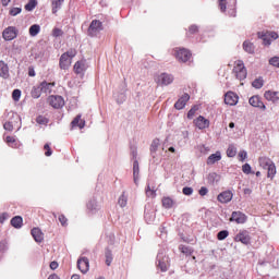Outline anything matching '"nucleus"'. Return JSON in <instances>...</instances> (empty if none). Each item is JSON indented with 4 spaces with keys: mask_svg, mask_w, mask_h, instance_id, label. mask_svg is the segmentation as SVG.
<instances>
[{
    "mask_svg": "<svg viewBox=\"0 0 279 279\" xmlns=\"http://www.w3.org/2000/svg\"><path fill=\"white\" fill-rule=\"evenodd\" d=\"M144 217L147 223H154V221L156 220V211L154 209L147 210L145 211Z\"/></svg>",
    "mask_w": 279,
    "mask_h": 279,
    "instance_id": "obj_24",
    "label": "nucleus"
},
{
    "mask_svg": "<svg viewBox=\"0 0 279 279\" xmlns=\"http://www.w3.org/2000/svg\"><path fill=\"white\" fill-rule=\"evenodd\" d=\"M63 56H65L66 58H71L73 60V58H75V56H77V50L70 49L66 52H64Z\"/></svg>",
    "mask_w": 279,
    "mask_h": 279,
    "instance_id": "obj_40",
    "label": "nucleus"
},
{
    "mask_svg": "<svg viewBox=\"0 0 279 279\" xmlns=\"http://www.w3.org/2000/svg\"><path fill=\"white\" fill-rule=\"evenodd\" d=\"M177 60L179 62H189L191 60V52L185 48L177 50Z\"/></svg>",
    "mask_w": 279,
    "mask_h": 279,
    "instance_id": "obj_8",
    "label": "nucleus"
},
{
    "mask_svg": "<svg viewBox=\"0 0 279 279\" xmlns=\"http://www.w3.org/2000/svg\"><path fill=\"white\" fill-rule=\"evenodd\" d=\"M158 82H160L162 86H169V84H173V75L162 73L158 76Z\"/></svg>",
    "mask_w": 279,
    "mask_h": 279,
    "instance_id": "obj_17",
    "label": "nucleus"
},
{
    "mask_svg": "<svg viewBox=\"0 0 279 279\" xmlns=\"http://www.w3.org/2000/svg\"><path fill=\"white\" fill-rule=\"evenodd\" d=\"M36 5H38V1L29 0L28 3L25 5V10L27 12H32L36 8Z\"/></svg>",
    "mask_w": 279,
    "mask_h": 279,
    "instance_id": "obj_34",
    "label": "nucleus"
},
{
    "mask_svg": "<svg viewBox=\"0 0 279 279\" xmlns=\"http://www.w3.org/2000/svg\"><path fill=\"white\" fill-rule=\"evenodd\" d=\"M235 241L236 243H243V245H248L250 241H252V238L250 236V232L244 230V231H240L235 235Z\"/></svg>",
    "mask_w": 279,
    "mask_h": 279,
    "instance_id": "obj_7",
    "label": "nucleus"
},
{
    "mask_svg": "<svg viewBox=\"0 0 279 279\" xmlns=\"http://www.w3.org/2000/svg\"><path fill=\"white\" fill-rule=\"evenodd\" d=\"M0 77H3V80L10 77V68L3 61H0Z\"/></svg>",
    "mask_w": 279,
    "mask_h": 279,
    "instance_id": "obj_19",
    "label": "nucleus"
},
{
    "mask_svg": "<svg viewBox=\"0 0 279 279\" xmlns=\"http://www.w3.org/2000/svg\"><path fill=\"white\" fill-rule=\"evenodd\" d=\"M183 195H193V187L185 186L182 191Z\"/></svg>",
    "mask_w": 279,
    "mask_h": 279,
    "instance_id": "obj_51",
    "label": "nucleus"
},
{
    "mask_svg": "<svg viewBox=\"0 0 279 279\" xmlns=\"http://www.w3.org/2000/svg\"><path fill=\"white\" fill-rule=\"evenodd\" d=\"M59 221H60L61 226H63V227L69 226V223H68L69 219H66V217L64 215L59 216Z\"/></svg>",
    "mask_w": 279,
    "mask_h": 279,
    "instance_id": "obj_48",
    "label": "nucleus"
},
{
    "mask_svg": "<svg viewBox=\"0 0 279 279\" xmlns=\"http://www.w3.org/2000/svg\"><path fill=\"white\" fill-rule=\"evenodd\" d=\"M146 197H156V190H153L151 186H149V184L146 187Z\"/></svg>",
    "mask_w": 279,
    "mask_h": 279,
    "instance_id": "obj_39",
    "label": "nucleus"
},
{
    "mask_svg": "<svg viewBox=\"0 0 279 279\" xmlns=\"http://www.w3.org/2000/svg\"><path fill=\"white\" fill-rule=\"evenodd\" d=\"M219 160H221V153L220 151H216L215 154H211L207 158V165H215V162H219Z\"/></svg>",
    "mask_w": 279,
    "mask_h": 279,
    "instance_id": "obj_22",
    "label": "nucleus"
},
{
    "mask_svg": "<svg viewBox=\"0 0 279 279\" xmlns=\"http://www.w3.org/2000/svg\"><path fill=\"white\" fill-rule=\"evenodd\" d=\"M258 163L267 171V178L272 179L276 175V163L269 157H259Z\"/></svg>",
    "mask_w": 279,
    "mask_h": 279,
    "instance_id": "obj_1",
    "label": "nucleus"
},
{
    "mask_svg": "<svg viewBox=\"0 0 279 279\" xmlns=\"http://www.w3.org/2000/svg\"><path fill=\"white\" fill-rule=\"evenodd\" d=\"M106 256V265L110 267L112 265V252L110 250H107L105 253Z\"/></svg>",
    "mask_w": 279,
    "mask_h": 279,
    "instance_id": "obj_36",
    "label": "nucleus"
},
{
    "mask_svg": "<svg viewBox=\"0 0 279 279\" xmlns=\"http://www.w3.org/2000/svg\"><path fill=\"white\" fill-rule=\"evenodd\" d=\"M86 69H88V65L86 64V60L77 61L74 64V73H76L77 75H82V73H84Z\"/></svg>",
    "mask_w": 279,
    "mask_h": 279,
    "instance_id": "obj_16",
    "label": "nucleus"
},
{
    "mask_svg": "<svg viewBox=\"0 0 279 279\" xmlns=\"http://www.w3.org/2000/svg\"><path fill=\"white\" fill-rule=\"evenodd\" d=\"M59 267L58 262H51L50 263V269L56 270Z\"/></svg>",
    "mask_w": 279,
    "mask_h": 279,
    "instance_id": "obj_62",
    "label": "nucleus"
},
{
    "mask_svg": "<svg viewBox=\"0 0 279 279\" xmlns=\"http://www.w3.org/2000/svg\"><path fill=\"white\" fill-rule=\"evenodd\" d=\"M11 226H13V228H16L17 230L20 228H22L23 226V217L21 216H15L11 219Z\"/></svg>",
    "mask_w": 279,
    "mask_h": 279,
    "instance_id": "obj_26",
    "label": "nucleus"
},
{
    "mask_svg": "<svg viewBox=\"0 0 279 279\" xmlns=\"http://www.w3.org/2000/svg\"><path fill=\"white\" fill-rule=\"evenodd\" d=\"M16 36H19V28L15 26H9L2 32V38L8 41L14 40Z\"/></svg>",
    "mask_w": 279,
    "mask_h": 279,
    "instance_id": "obj_3",
    "label": "nucleus"
},
{
    "mask_svg": "<svg viewBox=\"0 0 279 279\" xmlns=\"http://www.w3.org/2000/svg\"><path fill=\"white\" fill-rule=\"evenodd\" d=\"M230 221H235V223H245V221H247V216L241 211H233Z\"/></svg>",
    "mask_w": 279,
    "mask_h": 279,
    "instance_id": "obj_11",
    "label": "nucleus"
},
{
    "mask_svg": "<svg viewBox=\"0 0 279 279\" xmlns=\"http://www.w3.org/2000/svg\"><path fill=\"white\" fill-rule=\"evenodd\" d=\"M5 219H8V214L3 213L0 215V223H3L5 221Z\"/></svg>",
    "mask_w": 279,
    "mask_h": 279,
    "instance_id": "obj_61",
    "label": "nucleus"
},
{
    "mask_svg": "<svg viewBox=\"0 0 279 279\" xmlns=\"http://www.w3.org/2000/svg\"><path fill=\"white\" fill-rule=\"evenodd\" d=\"M225 104H227V106H236V104H239V96L232 92H228L225 95Z\"/></svg>",
    "mask_w": 279,
    "mask_h": 279,
    "instance_id": "obj_9",
    "label": "nucleus"
},
{
    "mask_svg": "<svg viewBox=\"0 0 279 279\" xmlns=\"http://www.w3.org/2000/svg\"><path fill=\"white\" fill-rule=\"evenodd\" d=\"M228 234H229L228 230H222L218 232V235H217L218 240L223 241L225 239H228Z\"/></svg>",
    "mask_w": 279,
    "mask_h": 279,
    "instance_id": "obj_42",
    "label": "nucleus"
},
{
    "mask_svg": "<svg viewBox=\"0 0 279 279\" xmlns=\"http://www.w3.org/2000/svg\"><path fill=\"white\" fill-rule=\"evenodd\" d=\"M227 156L228 158H234V156H236V148L234 147V145H229L227 149Z\"/></svg>",
    "mask_w": 279,
    "mask_h": 279,
    "instance_id": "obj_35",
    "label": "nucleus"
},
{
    "mask_svg": "<svg viewBox=\"0 0 279 279\" xmlns=\"http://www.w3.org/2000/svg\"><path fill=\"white\" fill-rule=\"evenodd\" d=\"M48 104L52 108L59 109L64 106V98H62V96H50V97H48Z\"/></svg>",
    "mask_w": 279,
    "mask_h": 279,
    "instance_id": "obj_5",
    "label": "nucleus"
},
{
    "mask_svg": "<svg viewBox=\"0 0 279 279\" xmlns=\"http://www.w3.org/2000/svg\"><path fill=\"white\" fill-rule=\"evenodd\" d=\"M269 64H271V66H277V69H279V57H272L269 60Z\"/></svg>",
    "mask_w": 279,
    "mask_h": 279,
    "instance_id": "obj_45",
    "label": "nucleus"
},
{
    "mask_svg": "<svg viewBox=\"0 0 279 279\" xmlns=\"http://www.w3.org/2000/svg\"><path fill=\"white\" fill-rule=\"evenodd\" d=\"M260 38L263 39L264 45H271V38L268 34L260 35Z\"/></svg>",
    "mask_w": 279,
    "mask_h": 279,
    "instance_id": "obj_46",
    "label": "nucleus"
},
{
    "mask_svg": "<svg viewBox=\"0 0 279 279\" xmlns=\"http://www.w3.org/2000/svg\"><path fill=\"white\" fill-rule=\"evenodd\" d=\"M38 34H40V25H37V24L32 25L29 27V35L34 37V36H38Z\"/></svg>",
    "mask_w": 279,
    "mask_h": 279,
    "instance_id": "obj_32",
    "label": "nucleus"
},
{
    "mask_svg": "<svg viewBox=\"0 0 279 279\" xmlns=\"http://www.w3.org/2000/svg\"><path fill=\"white\" fill-rule=\"evenodd\" d=\"M197 110H199V106L195 105L194 107H192L190 109V111L187 112V119H193V117H195V112H197Z\"/></svg>",
    "mask_w": 279,
    "mask_h": 279,
    "instance_id": "obj_37",
    "label": "nucleus"
},
{
    "mask_svg": "<svg viewBox=\"0 0 279 279\" xmlns=\"http://www.w3.org/2000/svg\"><path fill=\"white\" fill-rule=\"evenodd\" d=\"M77 269L83 274H88V270L90 269V262L87 257H80L77 259Z\"/></svg>",
    "mask_w": 279,
    "mask_h": 279,
    "instance_id": "obj_6",
    "label": "nucleus"
},
{
    "mask_svg": "<svg viewBox=\"0 0 279 279\" xmlns=\"http://www.w3.org/2000/svg\"><path fill=\"white\" fill-rule=\"evenodd\" d=\"M63 3L64 0H52V14H57Z\"/></svg>",
    "mask_w": 279,
    "mask_h": 279,
    "instance_id": "obj_30",
    "label": "nucleus"
},
{
    "mask_svg": "<svg viewBox=\"0 0 279 279\" xmlns=\"http://www.w3.org/2000/svg\"><path fill=\"white\" fill-rule=\"evenodd\" d=\"M218 4L221 12H226V0H218Z\"/></svg>",
    "mask_w": 279,
    "mask_h": 279,
    "instance_id": "obj_55",
    "label": "nucleus"
},
{
    "mask_svg": "<svg viewBox=\"0 0 279 279\" xmlns=\"http://www.w3.org/2000/svg\"><path fill=\"white\" fill-rule=\"evenodd\" d=\"M196 32H197V26L196 25L190 26V34H196Z\"/></svg>",
    "mask_w": 279,
    "mask_h": 279,
    "instance_id": "obj_63",
    "label": "nucleus"
},
{
    "mask_svg": "<svg viewBox=\"0 0 279 279\" xmlns=\"http://www.w3.org/2000/svg\"><path fill=\"white\" fill-rule=\"evenodd\" d=\"M268 36L270 40H278V33L276 32L268 33Z\"/></svg>",
    "mask_w": 279,
    "mask_h": 279,
    "instance_id": "obj_58",
    "label": "nucleus"
},
{
    "mask_svg": "<svg viewBox=\"0 0 279 279\" xmlns=\"http://www.w3.org/2000/svg\"><path fill=\"white\" fill-rule=\"evenodd\" d=\"M263 85H264L263 78H256L252 83L253 88H263Z\"/></svg>",
    "mask_w": 279,
    "mask_h": 279,
    "instance_id": "obj_41",
    "label": "nucleus"
},
{
    "mask_svg": "<svg viewBox=\"0 0 279 279\" xmlns=\"http://www.w3.org/2000/svg\"><path fill=\"white\" fill-rule=\"evenodd\" d=\"M12 97L14 101H19L21 99V90L20 89H14L12 93Z\"/></svg>",
    "mask_w": 279,
    "mask_h": 279,
    "instance_id": "obj_47",
    "label": "nucleus"
},
{
    "mask_svg": "<svg viewBox=\"0 0 279 279\" xmlns=\"http://www.w3.org/2000/svg\"><path fill=\"white\" fill-rule=\"evenodd\" d=\"M44 149L46 150L45 156L49 157V156H51V154H53L51 151V147L49 146V144H45Z\"/></svg>",
    "mask_w": 279,
    "mask_h": 279,
    "instance_id": "obj_54",
    "label": "nucleus"
},
{
    "mask_svg": "<svg viewBox=\"0 0 279 279\" xmlns=\"http://www.w3.org/2000/svg\"><path fill=\"white\" fill-rule=\"evenodd\" d=\"M4 130H7L8 132H12V130H14V125L12 124V122H5L3 124Z\"/></svg>",
    "mask_w": 279,
    "mask_h": 279,
    "instance_id": "obj_50",
    "label": "nucleus"
},
{
    "mask_svg": "<svg viewBox=\"0 0 279 279\" xmlns=\"http://www.w3.org/2000/svg\"><path fill=\"white\" fill-rule=\"evenodd\" d=\"M189 99H191V96L189 94H184L183 96H181L179 100L174 104L175 110H183Z\"/></svg>",
    "mask_w": 279,
    "mask_h": 279,
    "instance_id": "obj_15",
    "label": "nucleus"
},
{
    "mask_svg": "<svg viewBox=\"0 0 279 279\" xmlns=\"http://www.w3.org/2000/svg\"><path fill=\"white\" fill-rule=\"evenodd\" d=\"M21 8H13L10 10L11 16H16L17 14H21Z\"/></svg>",
    "mask_w": 279,
    "mask_h": 279,
    "instance_id": "obj_52",
    "label": "nucleus"
},
{
    "mask_svg": "<svg viewBox=\"0 0 279 279\" xmlns=\"http://www.w3.org/2000/svg\"><path fill=\"white\" fill-rule=\"evenodd\" d=\"M194 123L198 130H206V128H210V121L203 116H199Z\"/></svg>",
    "mask_w": 279,
    "mask_h": 279,
    "instance_id": "obj_10",
    "label": "nucleus"
},
{
    "mask_svg": "<svg viewBox=\"0 0 279 279\" xmlns=\"http://www.w3.org/2000/svg\"><path fill=\"white\" fill-rule=\"evenodd\" d=\"M248 104L253 106V108H259L260 110H267V107L264 102L260 101V97L252 96L248 100Z\"/></svg>",
    "mask_w": 279,
    "mask_h": 279,
    "instance_id": "obj_14",
    "label": "nucleus"
},
{
    "mask_svg": "<svg viewBox=\"0 0 279 279\" xmlns=\"http://www.w3.org/2000/svg\"><path fill=\"white\" fill-rule=\"evenodd\" d=\"M32 236L35 239L36 243H43L45 235L43 234V231L40 228H34L32 229Z\"/></svg>",
    "mask_w": 279,
    "mask_h": 279,
    "instance_id": "obj_18",
    "label": "nucleus"
},
{
    "mask_svg": "<svg viewBox=\"0 0 279 279\" xmlns=\"http://www.w3.org/2000/svg\"><path fill=\"white\" fill-rule=\"evenodd\" d=\"M101 29H104L101 22L98 20H93L88 27L87 34L88 36L95 37L97 34H99V32H101Z\"/></svg>",
    "mask_w": 279,
    "mask_h": 279,
    "instance_id": "obj_4",
    "label": "nucleus"
},
{
    "mask_svg": "<svg viewBox=\"0 0 279 279\" xmlns=\"http://www.w3.org/2000/svg\"><path fill=\"white\" fill-rule=\"evenodd\" d=\"M264 97L265 99H267V101H272V102H276L279 99L278 92H271V90H267L264 94Z\"/></svg>",
    "mask_w": 279,
    "mask_h": 279,
    "instance_id": "obj_21",
    "label": "nucleus"
},
{
    "mask_svg": "<svg viewBox=\"0 0 279 279\" xmlns=\"http://www.w3.org/2000/svg\"><path fill=\"white\" fill-rule=\"evenodd\" d=\"M239 158H240L241 162H243V160H245V158H247V151L241 150L239 153Z\"/></svg>",
    "mask_w": 279,
    "mask_h": 279,
    "instance_id": "obj_56",
    "label": "nucleus"
},
{
    "mask_svg": "<svg viewBox=\"0 0 279 279\" xmlns=\"http://www.w3.org/2000/svg\"><path fill=\"white\" fill-rule=\"evenodd\" d=\"M71 279H80V275H73Z\"/></svg>",
    "mask_w": 279,
    "mask_h": 279,
    "instance_id": "obj_64",
    "label": "nucleus"
},
{
    "mask_svg": "<svg viewBox=\"0 0 279 279\" xmlns=\"http://www.w3.org/2000/svg\"><path fill=\"white\" fill-rule=\"evenodd\" d=\"M5 141H7L8 145H10V147H14V143H16V140L12 136H7Z\"/></svg>",
    "mask_w": 279,
    "mask_h": 279,
    "instance_id": "obj_49",
    "label": "nucleus"
},
{
    "mask_svg": "<svg viewBox=\"0 0 279 279\" xmlns=\"http://www.w3.org/2000/svg\"><path fill=\"white\" fill-rule=\"evenodd\" d=\"M52 36H54V38H58V37L62 36V29H60V28H54V29L52 31Z\"/></svg>",
    "mask_w": 279,
    "mask_h": 279,
    "instance_id": "obj_53",
    "label": "nucleus"
},
{
    "mask_svg": "<svg viewBox=\"0 0 279 279\" xmlns=\"http://www.w3.org/2000/svg\"><path fill=\"white\" fill-rule=\"evenodd\" d=\"M72 59L66 57V54H61L59 59V66L62 71H68L71 68Z\"/></svg>",
    "mask_w": 279,
    "mask_h": 279,
    "instance_id": "obj_13",
    "label": "nucleus"
},
{
    "mask_svg": "<svg viewBox=\"0 0 279 279\" xmlns=\"http://www.w3.org/2000/svg\"><path fill=\"white\" fill-rule=\"evenodd\" d=\"M158 267L161 269V271H167V265L165 264V262L159 260Z\"/></svg>",
    "mask_w": 279,
    "mask_h": 279,
    "instance_id": "obj_60",
    "label": "nucleus"
},
{
    "mask_svg": "<svg viewBox=\"0 0 279 279\" xmlns=\"http://www.w3.org/2000/svg\"><path fill=\"white\" fill-rule=\"evenodd\" d=\"M39 86L41 88V93L49 95L51 93L53 86H56V83H48L47 81H44L39 84Z\"/></svg>",
    "mask_w": 279,
    "mask_h": 279,
    "instance_id": "obj_20",
    "label": "nucleus"
},
{
    "mask_svg": "<svg viewBox=\"0 0 279 279\" xmlns=\"http://www.w3.org/2000/svg\"><path fill=\"white\" fill-rule=\"evenodd\" d=\"M182 254H185V256H191L193 254V248L191 246L183 245L181 247Z\"/></svg>",
    "mask_w": 279,
    "mask_h": 279,
    "instance_id": "obj_38",
    "label": "nucleus"
},
{
    "mask_svg": "<svg viewBox=\"0 0 279 279\" xmlns=\"http://www.w3.org/2000/svg\"><path fill=\"white\" fill-rule=\"evenodd\" d=\"M73 128H80V130H83V128L86 125V122L82 120V116H76L74 120L72 121Z\"/></svg>",
    "mask_w": 279,
    "mask_h": 279,
    "instance_id": "obj_23",
    "label": "nucleus"
},
{
    "mask_svg": "<svg viewBox=\"0 0 279 279\" xmlns=\"http://www.w3.org/2000/svg\"><path fill=\"white\" fill-rule=\"evenodd\" d=\"M31 95L33 99H39L40 95H43V89L40 88V85L34 86L31 90Z\"/></svg>",
    "mask_w": 279,
    "mask_h": 279,
    "instance_id": "obj_29",
    "label": "nucleus"
},
{
    "mask_svg": "<svg viewBox=\"0 0 279 279\" xmlns=\"http://www.w3.org/2000/svg\"><path fill=\"white\" fill-rule=\"evenodd\" d=\"M232 197H234V194L231 191H225L218 195V202L220 204H228L232 202Z\"/></svg>",
    "mask_w": 279,
    "mask_h": 279,
    "instance_id": "obj_12",
    "label": "nucleus"
},
{
    "mask_svg": "<svg viewBox=\"0 0 279 279\" xmlns=\"http://www.w3.org/2000/svg\"><path fill=\"white\" fill-rule=\"evenodd\" d=\"M233 72L235 73L236 80L243 81L245 80V77H247V70L245 69L243 61H238L235 63V66L233 68Z\"/></svg>",
    "mask_w": 279,
    "mask_h": 279,
    "instance_id": "obj_2",
    "label": "nucleus"
},
{
    "mask_svg": "<svg viewBox=\"0 0 279 279\" xmlns=\"http://www.w3.org/2000/svg\"><path fill=\"white\" fill-rule=\"evenodd\" d=\"M118 204L121 206V208H125L128 206V196L125 193H122V195L119 197Z\"/></svg>",
    "mask_w": 279,
    "mask_h": 279,
    "instance_id": "obj_33",
    "label": "nucleus"
},
{
    "mask_svg": "<svg viewBox=\"0 0 279 279\" xmlns=\"http://www.w3.org/2000/svg\"><path fill=\"white\" fill-rule=\"evenodd\" d=\"M36 121L39 125H47L49 123V120L43 116L37 117Z\"/></svg>",
    "mask_w": 279,
    "mask_h": 279,
    "instance_id": "obj_43",
    "label": "nucleus"
},
{
    "mask_svg": "<svg viewBox=\"0 0 279 279\" xmlns=\"http://www.w3.org/2000/svg\"><path fill=\"white\" fill-rule=\"evenodd\" d=\"M242 171L243 173H246V175H250V173H252V166H250V163H245L242 166Z\"/></svg>",
    "mask_w": 279,
    "mask_h": 279,
    "instance_id": "obj_44",
    "label": "nucleus"
},
{
    "mask_svg": "<svg viewBox=\"0 0 279 279\" xmlns=\"http://www.w3.org/2000/svg\"><path fill=\"white\" fill-rule=\"evenodd\" d=\"M243 49H244V51H246V53H254V44H252L250 41H244Z\"/></svg>",
    "mask_w": 279,
    "mask_h": 279,
    "instance_id": "obj_31",
    "label": "nucleus"
},
{
    "mask_svg": "<svg viewBox=\"0 0 279 279\" xmlns=\"http://www.w3.org/2000/svg\"><path fill=\"white\" fill-rule=\"evenodd\" d=\"M28 75L29 77H36V71L34 70L33 66L28 68Z\"/></svg>",
    "mask_w": 279,
    "mask_h": 279,
    "instance_id": "obj_59",
    "label": "nucleus"
},
{
    "mask_svg": "<svg viewBox=\"0 0 279 279\" xmlns=\"http://www.w3.org/2000/svg\"><path fill=\"white\" fill-rule=\"evenodd\" d=\"M141 169L138 167V160H134L133 162V180L135 182V184H138V173H140Z\"/></svg>",
    "mask_w": 279,
    "mask_h": 279,
    "instance_id": "obj_25",
    "label": "nucleus"
},
{
    "mask_svg": "<svg viewBox=\"0 0 279 279\" xmlns=\"http://www.w3.org/2000/svg\"><path fill=\"white\" fill-rule=\"evenodd\" d=\"M158 147H160V140L156 138L151 142L150 145V155L153 158H156V151H158Z\"/></svg>",
    "mask_w": 279,
    "mask_h": 279,
    "instance_id": "obj_27",
    "label": "nucleus"
},
{
    "mask_svg": "<svg viewBox=\"0 0 279 279\" xmlns=\"http://www.w3.org/2000/svg\"><path fill=\"white\" fill-rule=\"evenodd\" d=\"M162 206L163 208H173V206H175V201H173V198L167 196L162 198Z\"/></svg>",
    "mask_w": 279,
    "mask_h": 279,
    "instance_id": "obj_28",
    "label": "nucleus"
},
{
    "mask_svg": "<svg viewBox=\"0 0 279 279\" xmlns=\"http://www.w3.org/2000/svg\"><path fill=\"white\" fill-rule=\"evenodd\" d=\"M198 193L201 197H204V195H208V187L202 186Z\"/></svg>",
    "mask_w": 279,
    "mask_h": 279,
    "instance_id": "obj_57",
    "label": "nucleus"
}]
</instances>
